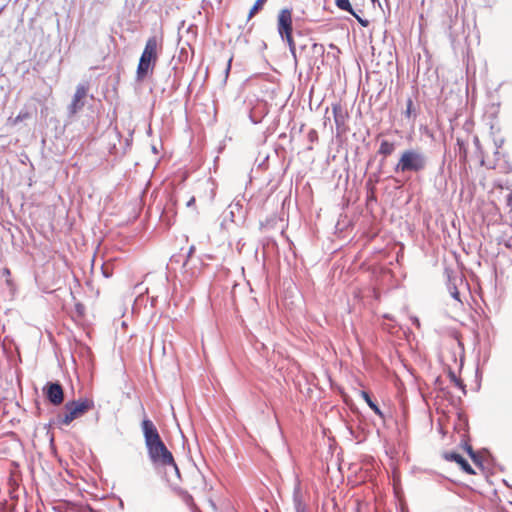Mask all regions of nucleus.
Here are the masks:
<instances>
[{"instance_id":"1","label":"nucleus","mask_w":512,"mask_h":512,"mask_svg":"<svg viewBox=\"0 0 512 512\" xmlns=\"http://www.w3.org/2000/svg\"><path fill=\"white\" fill-rule=\"evenodd\" d=\"M141 429L150 461L158 466H171L179 477L180 471L174 457L161 439L153 421L145 416L141 422Z\"/></svg>"},{"instance_id":"14","label":"nucleus","mask_w":512,"mask_h":512,"mask_svg":"<svg viewBox=\"0 0 512 512\" xmlns=\"http://www.w3.org/2000/svg\"><path fill=\"white\" fill-rule=\"evenodd\" d=\"M266 113L267 111L265 110V106L254 107L250 112L249 118L252 121V123L258 124L262 121Z\"/></svg>"},{"instance_id":"16","label":"nucleus","mask_w":512,"mask_h":512,"mask_svg":"<svg viewBox=\"0 0 512 512\" xmlns=\"http://www.w3.org/2000/svg\"><path fill=\"white\" fill-rule=\"evenodd\" d=\"M267 0H256L254 5L249 11L248 19H251L256 13H258L264 6Z\"/></svg>"},{"instance_id":"27","label":"nucleus","mask_w":512,"mask_h":512,"mask_svg":"<svg viewBox=\"0 0 512 512\" xmlns=\"http://www.w3.org/2000/svg\"><path fill=\"white\" fill-rule=\"evenodd\" d=\"M371 2L373 3V5H375L377 3L379 8L382 9V6H381V3L379 0H371Z\"/></svg>"},{"instance_id":"23","label":"nucleus","mask_w":512,"mask_h":512,"mask_svg":"<svg viewBox=\"0 0 512 512\" xmlns=\"http://www.w3.org/2000/svg\"><path fill=\"white\" fill-rule=\"evenodd\" d=\"M102 273H103L104 277H106V278H109L112 275L111 271L106 269L104 266H102Z\"/></svg>"},{"instance_id":"8","label":"nucleus","mask_w":512,"mask_h":512,"mask_svg":"<svg viewBox=\"0 0 512 512\" xmlns=\"http://www.w3.org/2000/svg\"><path fill=\"white\" fill-rule=\"evenodd\" d=\"M43 394L47 401L54 406H58L64 401L63 387L58 381L47 382L43 387Z\"/></svg>"},{"instance_id":"6","label":"nucleus","mask_w":512,"mask_h":512,"mask_svg":"<svg viewBox=\"0 0 512 512\" xmlns=\"http://www.w3.org/2000/svg\"><path fill=\"white\" fill-rule=\"evenodd\" d=\"M380 78L381 75L380 71L378 70H372L367 74V80L369 85L377 84L376 95L374 96L372 94L370 96V106L374 113L376 111H382V109L384 108V102H382L381 99L382 93L384 92V87H382Z\"/></svg>"},{"instance_id":"13","label":"nucleus","mask_w":512,"mask_h":512,"mask_svg":"<svg viewBox=\"0 0 512 512\" xmlns=\"http://www.w3.org/2000/svg\"><path fill=\"white\" fill-rule=\"evenodd\" d=\"M362 394V397L363 399L365 400V402L367 403V405L377 414L379 415L381 418H384V413L382 412V410L380 409L379 405L377 404V402L374 400V398L372 397V395L367 392V391H362L361 392Z\"/></svg>"},{"instance_id":"17","label":"nucleus","mask_w":512,"mask_h":512,"mask_svg":"<svg viewBox=\"0 0 512 512\" xmlns=\"http://www.w3.org/2000/svg\"><path fill=\"white\" fill-rule=\"evenodd\" d=\"M287 44H288V47H289V51L295 61V63H297V53H296V45H295V42H294V39H293V36L291 37H288V38H285L284 39Z\"/></svg>"},{"instance_id":"31","label":"nucleus","mask_w":512,"mask_h":512,"mask_svg":"<svg viewBox=\"0 0 512 512\" xmlns=\"http://www.w3.org/2000/svg\"><path fill=\"white\" fill-rule=\"evenodd\" d=\"M375 512H379V509H378V507H376V508H375Z\"/></svg>"},{"instance_id":"26","label":"nucleus","mask_w":512,"mask_h":512,"mask_svg":"<svg viewBox=\"0 0 512 512\" xmlns=\"http://www.w3.org/2000/svg\"><path fill=\"white\" fill-rule=\"evenodd\" d=\"M269 159V156L267 155L264 160L259 164L260 168H263L265 166L266 161Z\"/></svg>"},{"instance_id":"21","label":"nucleus","mask_w":512,"mask_h":512,"mask_svg":"<svg viewBox=\"0 0 512 512\" xmlns=\"http://www.w3.org/2000/svg\"><path fill=\"white\" fill-rule=\"evenodd\" d=\"M371 293V296L376 299V300H380V297H381V292L378 288L374 287L372 288L370 291Z\"/></svg>"},{"instance_id":"4","label":"nucleus","mask_w":512,"mask_h":512,"mask_svg":"<svg viewBox=\"0 0 512 512\" xmlns=\"http://www.w3.org/2000/svg\"><path fill=\"white\" fill-rule=\"evenodd\" d=\"M65 413L58 415V423L62 425H70L72 421L80 418L89 410L94 408V401L88 398L68 401L65 404Z\"/></svg>"},{"instance_id":"15","label":"nucleus","mask_w":512,"mask_h":512,"mask_svg":"<svg viewBox=\"0 0 512 512\" xmlns=\"http://www.w3.org/2000/svg\"><path fill=\"white\" fill-rule=\"evenodd\" d=\"M335 5L337 6V8H339L340 10H343L345 12H348L349 14H351L352 16L354 17H357V13L355 12V10L353 9L351 3H350V0H335Z\"/></svg>"},{"instance_id":"25","label":"nucleus","mask_w":512,"mask_h":512,"mask_svg":"<svg viewBox=\"0 0 512 512\" xmlns=\"http://www.w3.org/2000/svg\"><path fill=\"white\" fill-rule=\"evenodd\" d=\"M194 203H195V198H194V197H192V198H190V199L187 201L186 206H187V207H191Z\"/></svg>"},{"instance_id":"11","label":"nucleus","mask_w":512,"mask_h":512,"mask_svg":"<svg viewBox=\"0 0 512 512\" xmlns=\"http://www.w3.org/2000/svg\"><path fill=\"white\" fill-rule=\"evenodd\" d=\"M445 458L447 460L454 461V462L458 463L465 472H467L469 474H473L474 473V471L472 470V468L469 465V463L460 454L454 453V452L447 453L445 455Z\"/></svg>"},{"instance_id":"29","label":"nucleus","mask_w":512,"mask_h":512,"mask_svg":"<svg viewBox=\"0 0 512 512\" xmlns=\"http://www.w3.org/2000/svg\"><path fill=\"white\" fill-rule=\"evenodd\" d=\"M392 148H389L388 144L386 143V150L385 153L388 154L391 151Z\"/></svg>"},{"instance_id":"30","label":"nucleus","mask_w":512,"mask_h":512,"mask_svg":"<svg viewBox=\"0 0 512 512\" xmlns=\"http://www.w3.org/2000/svg\"><path fill=\"white\" fill-rule=\"evenodd\" d=\"M165 217H166V212H163V213L161 214V219L164 221V220H165Z\"/></svg>"},{"instance_id":"19","label":"nucleus","mask_w":512,"mask_h":512,"mask_svg":"<svg viewBox=\"0 0 512 512\" xmlns=\"http://www.w3.org/2000/svg\"><path fill=\"white\" fill-rule=\"evenodd\" d=\"M312 52L315 55H323L325 52V48L322 44L319 43H313L311 46Z\"/></svg>"},{"instance_id":"3","label":"nucleus","mask_w":512,"mask_h":512,"mask_svg":"<svg viewBox=\"0 0 512 512\" xmlns=\"http://www.w3.org/2000/svg\"><path fill=\"white\" fill-rule=\"evenodd\" d=\"M161 48L162 38L151 36L147 39L136 70L137 81H143L153 72L158 60V51Z\"/></svg>"},{"instance_id":"22","label":"nucleus","mask_w":512,"mask_h":512,"mask_svg":"<svg viewBox=\"0 0 512 512\" xmlns=\"http://www.w3.org/2000/svg\"><path fill=\"white\" fill-rule=\"evenodd\" d=\"M355 18L358 20V22H359L363 27H367V26L369 25L368 20H366V19H362V18H361V17H359L358 15H357V17H355Z\"/></svg>"},{"instance_id":"7","label":"nucleus","mask_w":512,"mask_h":512,"mask_svg":"<svg viewBox=\"0 0 512 512\" xmlns=\"http://www.w3.org/2000/svg\"><path fill=\"white\" fill-rule=\"evenodd\" d=\"M277 30L281 39H285L292 36L293 22L291 9L283 8L282 10H280L277 17Z\"/></svg>"},{"instance_id":"32","label":"nucleus","mask_w":512,"mask_h":512,"mask_svg":"<svg viewBox=\"0 0 512 512\" xmlns=\"http://www.w3.org/2000/svg\"><path fill=\"white\" fill-rule=\"evenodd\" d=\"M90 511H91V512H96L95 510H92V509H91Z\"/></svg>"},{"instance_id":"20","label":"nucleus","mask_w":512,"mask_h":512,"mask_svg":"<svg viewBox=\"0 0 512 512\" xmlns=\"http://www.w3.org/2000/svg\"><path fill=\"white\" fill-rule=\"evenodd\" d=\"M449 377H450L451 382H453L455 386H457L461 389H464V385H463L462 381L459 378H457L455 373L450 372Z\"/></svg>"},{"instance_id":"28","label":"nucleus","mask_w":512,"mask_h":512,"mask_svg":"<svg viewBox=\"0 0 512 512\" xmlns=\"http://www.w3.org/2000/svg\"><path fill=\"white\" fill-rule=\"evenodd\" d=\"M231 61H232V59H230V60H229V62H228V65H227V68H226V74H228V73H229V71H230V68H231Z\"/></svg>"},{"instance_id":"12","label":"nucleus","mask_w":512,"mask_h":512,"mask_svg":"<svg viewBox=\"0 0 512 512\" xmlns=\"http://www.w3.org/2000/svg\"><path fill=\"white\" fill-rule=\"evenodd\" d=\"M293 504L295 512H306V505L303 501V497L299 486H296L293 492Z\"/></svg>"},{"instance_id":"2","label":"nucleus","mask_w":512,"mask_h":512,"mask_svg":"<svg viewBox=\"0 0 512 512\" xmlns=\"http://www.w3.org/2000/svg\"><path fill=\"white\" fill-rule=\"evenodd\" d=\"M377 142L379 144L377 154L381 157L379 159L375 157L369 161L368 170H370V175L366 182V205L371 213L374 211V206L377 205L376 184L381 182V168L384 165V138H382L381 132L377 134Z\"/></svg>"},{"instance_id":"9","label":"nucleus","mask_w":512,"mask_h":512,"mask_svg":"<svg viewBox=\"0 0 512 512\" xmlns=\"http://www.w3.org/2000/svg\"><path fill=\"white\" fill-rule=\"evenodd\" d=\"M88 86L84 83H80L76 87L75 94L73 96L72 102L68 106L69 115H75L84 107V98L87 95Z\"/></svg>"},{"instance_id":"24","label":"nucleus","mask_w":512,"mask_h":512,"mask_svg":"<svg viewBox=\"0 0 512 512\" xmlns=\"http://www.w3.org/2000/svg\"><path fill=\"white\" fill-rule=\"evenodd\" d=\"M195 251V247L194 246H191L187 252V258L191 257L192 254L194 253Z\"/></svg>"},{"instance_id":"5","label":"nucleus","mask_w":512,"mask_h":512,"mask_svg":"<svg viewBox=\"0 0 512 512\" xmlns=\"http://www.w3.org/2000/svg\"><path fill=\"white\" fill-rule=\"evenodd\" d=\"M426 165L425 156L415 150H407L405 151L398 164L397 171H419L424 169Z\"/></svg>"},{"instance_id":"10","label":"nucleus","mask_w":512,"mask_h":512,"mask_svg":"<svg viewBox=\"0 0 512 512\" xmlns=\"http://www.w3.org/2000/svg\"><path fill=\"white\" fill-rule=\"evenodd\" d=\"M332 114L334 117L337 131L338 132L345 131V122L347 119L346 110H344L340 104H333L332 105Z\"/></svg>"},{"instance_id":"18","label":"nucleus","mask_w":512,"mask_h":512,"mask_svg":"<svg viewBox=\"0 0 512 512\" xmlns=\"http://www.w3.org/2000/svg\"><path fill=\"white\" fill-rule=\"evenodd\" d=\"M448 290H449V293L450 295L455 299L457 300L459 303H462L461 299H460V294H459V291L456 287V284L453 283V282H449L448 284Z\"/></svg>"}]
</instances>
